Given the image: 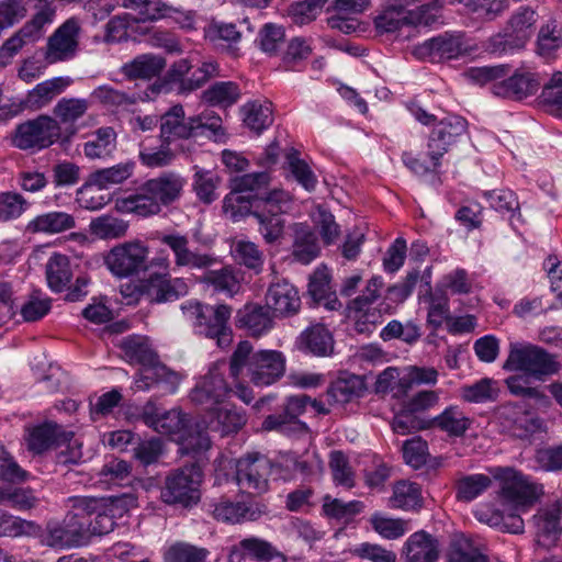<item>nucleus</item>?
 Segmentation results:
<instances>
[{"mask_svg":"<svg viewBox=\"0 0 562 562\" xmlns=\"http://www.w3.org/2000/svg\"><path fill=\"white\" fill-rule=\"evenodd\" d=\"M366 505L361 501L344 502L339 498H333L329 495H325L323 498L322 510L323 514L338 521L349 522L357 515L361 514Z\"/></svg>","mask_w":562,"mask_h":562,"instance_id":"obj_49","label":"nucleus"},{"mask_svg":"<svg viewBox=\"0 0 562 562\" xmlns=\"http://www.w3.org/2000/svg\"><path fill=\"white\" fill-rule=\"evenodd\" d=\"M246 368L249 380L257 386H267L279 381L285 372V357L278 350L252 352L249 341H240L229 360V375L237 380Z\"/></svg>","mask_w":562,"mask_h":562,"instance_id":"obj_3","label":"nucleus"},{"mask_svg":"<svg viewBox=\"0 0 562 562\" xmlns=\"http://www.w3.org/2000/svg\"><path fill=\"white\" fill-rule=\"evenodd\" d=\"M203 471L198 461L171 471L160 491L161 501L175 508L190 510L201 501Z\"/></svg>","mask_w":562,"mask_h":562,"instance_id":"obj_6","label":"nucleus"},{"mask_svg":"<svg viewBox=\"0 0 562 562\" xmlns=\"http://www.w3.org/2000/svg\"><path fill=\"white\" fill-rule=\"evenodd\" d=\"M0 504L20 512H26L38 505V498L29 487H0Z\"/></svg>","mask_w":562,"mask_h":562,"instance_id":"obj_56","label":"nucleus"},{"mask_svg":"<svg viewBox=\"0 0 562 562\" xmlns=\"http://www.w3.org/2000/svg\"><path fill=\"white\" fill-rule=\"evenodd\" d=\"M247 418L243 411L236 407H212L205 415L204 424L212 431L220 432L222 437L238 432L246 424Z\"/></svg>","mask_w":562,"mask_h":562,"instance_id":"obj_32","label":"nucleus"},{"mask_svg":"<svg viewBox=\"0 0 562 562\" xmlns=\"http://www.w3.org/2000/svg\"><path fill=\"white\" fill-rule=\"evenodd\" d=\"M64 432L55 422H43L26 428L25 442L27 450L42 454L59 445Z\"/></svg>","mask_w":562,"mask_h":562,"instance_id":"obj_28","label":"nucleus"},{"mask_svg":"<svg viewBox=\"0 0 562 562\" xmlns=\"http://www.w3.org/2000/svg\"><path fill=\"white\" fill-rule=\"evenodd\" d=\"M241 97L238 83L234 81H217L202 92L201 99L211 106L229 108Z\"/></svg>","mask_w":562,"mask_h":562,"instance_id":"obj_46","label":"nucleus"},{"mask_svg":"<svg viewBox=\"0 0 562 562\" xmlns=\"http://www.w3.org/2000/svg\"><path fill=\"white\" fill-rule=\"evenodd\" d=\"M244 124L251 132L260 135L273 123L271 104H261L257 101L248 102L241 108Z\"/></svg>","mask_w":562,"mask_h":562,"instance_id":"obj_50","label":"nucleus"},{"mask_svg":"<svg viewBox=\"0 0 562 562\" xmlns=\"http://www.w3.org/2000/svg\"><path fill=\"white\" fill-rule=\"evenodd\" d=\"M277 555H282L266 540L246 538L233 546L227 562H270Z\"/></svg>","mask_w":562,"mask_h":562,"instance_id":"obj_26","label":"nucleus"},{"mask_svg":"<svg viewBox=\"0 0 562 562\" xmlns=\"http://www.w3.org/2000/svg\"><path fill=\"white\" fill-rule=\"evenodd\" d=\"M439 552V540L425 530L412 533L403 547L405 562H437Z\"/></svg>","mask_w":562,"mask_h":562,"instance_id":"obj_24","label":"nucleus"},{"mask_svg":"<svg viewBox=\"0 0 562 562\" xmlns=\"http://www.w3.org/2000/svg\"><path fill=\"white\" fill-rule=\"evenodd\" d=\"M404 5H391L374 19V26L380 33H393L401 30L404 25L414 23L409 19V12L405 11Z\"/></svg>","mask_w":562,"mask_h":562,"instance_id":"obj_61","label":"nucleus"},{"mask_svg":"<svg viewBox=\"0 0 562 562\" xmlns=\"http://www.w3.org/2000/svg\"><path fill=\"white\" fill-rule=\"evenodd\" d=\"M135 169L134 161L120 162L115 166L98 169L90 173L88 184L94 186L100 190L109 189L111 186L120 184L128 179Z\"/></svg>","mask_w":562,"mask_h":562,"instance_id":"obj_48","label":"nucleus"},{"mask_svg":"<svg viewBox=\"0 0 562 562\" xmlns=\"http://www.w3.org/2000/svg\"><path fill=\"white\" fill-rule=\"evenodd\" d=\"M533 525L539 544L551 547L555 544L562 533L560 526V510L541 509L533 516Z\"/></svg>","mask_w":562,"mask_h":562,"instance_id":"obj_43","label":"nucleus"},{"mask_svg":"<svg viewBox=\"0 0 562 562\" xmlns=\"http://www.w3.org/2000/svg\"><path fill=\"white\" fill-rule=\"evenodd\" d=\"M45 542L52 548L80 547L88 542L86 521L79 514H68L64 524H48Z\"/></svg>","mask_w":562,"mask_h":562,"instance_id":"obj_16","label":"nucleus"},{"mask_svg":"<svg viewBox=\"0 0 562 562\" xmlns=\"http://www.w3.org/2000/svg\"><path fill=\"white\" fill-rule=\"evenodd\" d=\"M184 316L191 322L196 335L216 340L220 348L228 347L233 339L229 319L233 308L227 304L211 305L198 300L181 305Z\"/></svg>","mask_w":562,"mask_h":562,"instance_id":"obj_4","label":"nucleus"},{"mask_svg":"<svg viewBox=\"0 0 562 562\" xmlns=\"http://www.w3.org/2000/svg\"><path fill=\"white\" fill-rule=\"evenodd\" d=\"M206 429V424L192 419L177 439L181 453L198 458L207 451L211 448V439Z\"/></svg>","mask_w":562,"mask_h":562,"instance_id":"obj_37","label":"nucleus"},{"mask_svg":"<svg viewBox=\"0 0 562 562\" xmlns=\"http://www.w3.org/2000/svg\"><path fill=\"white\" fill-rule=\"evenodd\" d=\"M562 366L557 355L529 342H510L503 369L516 372L505 380L509 392L516 396L549 403V397L538 387L530 386L531 380L546 381L560 372Z\"/></svg>","mask_w":562,"mask_h":562,"instance_id":"obj_1","label":"nucleus"},{"mask_svg":"<svg viewBox=\"0 0 562 562\" xmlns=\"http://www.w3.org/2000/svg\"><path fill=\"white\" fill-rule=\"evenodd\" d=\"M468 131V121L457 114H448L436 124L428 136V156L434 162L435 169L441 165V157L458 143L460 137Z\"/></svg>","mask_w":562,"mask_h":562,"instance_id":"obj_14","label":"nucleus"},{"mask_svg":"<svg viewBox=\"0 0 562 562\" xmlns=\"http://www.w3.org/2000/svg\"><path fill=\"white\" fill-rule=\"evenodd\" d=\"M439 396L435 391H420L402 404L394 415L391 426L397 435H409L429 430L431 417L426 412L438 404Z\"/></svg>","mask_w":562,"mask_h":562,"instance_id":"obj_7","label":"nucleus"},{"mask_svg":"<svg viewBox=\"0 0 562 562\" xmlns=\"http://www.w3.org/2000/svg\"><path fill=\"white\" fill-rule=\"evenodd\" d=\"M205 34L212 42L223 41L228 43V52L231 55L235 57L239 55L237 44L241 40V32L237 30L235 23L212 21L209 24Z\"/></svg>","mask_w":562,"mask_h":562,"instance_id":"obj_57","label":"nucleus"},{"mask_svg":"<svg viewBox=\"0 0 562 562\" xmlns=\"http://www.w3.org/2000/svg\"><path fill=\"white\" fill-rule=\"evenodd\" d=\"M135 498L132 495L112 496L102 509L94 513V516L82 514L86 528L88 529V540L90 536H103L114 530L116 519L123 517L133 505Z\"/></svg>","mask_w":562,"mask_h":562,"instance_id":"obj_15","label":"nucleus"},{"mask_svg":"<svg viewBox=\"0 0 562 562\" xmlns=\"http://www.w3.org/2000/svg\"><path fill=\"white\" fill-rule=\"evenodd\" d=\"M131 286L122 289L124 296H131L138 301L144 297L149 303L161 304L175 302L188 294L189 288L183 278H170L169 273H154L149 278L142 280L134 285L131 293L127 292Z\"/></svg>","mask_w":562,"mask_h":562,"instance_id":"obj_9","label":"nucleus"},{"mask_svg":"<svg viewBox=\"0 0 562 562\" xmlns=\"http://www.w3.org/2000/svg\"><path fill=\"white\" fill-rule=\"evenodd\" d=\"M193 175V190L198 199L205 203L211 204L217 199L216 189L221 183V178L212 170H205L195 167Z\"/></svg>","mask_w":562,"mask_h":562,"instance_id":"obj_55","label":"nucleus"},{"mask_svg":"<svg viewBox=\"0 0 562 562\" xmlns=\"http://www.w3.org/2000/svg\"><path fill=\"white\" fill-rule=\"evenodd\" d=\"M166 66L165 58L153 54H143L136 56L133 60L125 63L121 67V72L128 79L150 80L164 70Z\"/></svg>","mask_w":562,"mask_h":562,"instance_id":"obj_40","label":"nucleus"},{"mask_svg":"<svg viewBox=\"0 0 562 562\" xmlns=\"http://www.w3.org/2000/svg\"><path fill=\"white\" fill-rule=\"evenodd\" d=\"M505 418L510 423V430L518 438H528L541 429L542 420L520 406L506 407Z\"/></svg>","mask_w":562,"mask_h":562,"instance_id":"obj_47","label":"nucleus"},{"mask_svg":"<svg viewBox=\"0 0 562 562\" xmlns=\"http://www.w3.org/2000/svg\"><path fill=\"white\" fill-rule=\"evenodd\" d=\"M562 49V25L557 20H549L538 31L535 52L546 61L558 58Z\"/></svg>","mask_w":562,"mask_h":562,"instance_id":"obj_38","label":"nucleus"},{"mask_svg":"<svg viewBox=\"0 0 562 562\" xmlns=\"http://www.w3.org/2000/svg\"><path fill=\"white\" fill-rule=\"evenodd\" d=\"M192 418L180 408H172L162 412L154 430L166 436L175 437V440L181 435Z\"/></svg>","mask_w":562,"mask_h":562,"instance_id":"obj_64","label":"nucleus"},{"mask_svg":"<svg viewBox=\"0 0 562 562\" xmlns=\"http://www.w3.org/2000/svg\"><path fill=\"white\" fill-rule=\"evenodd\" d=\"M268 310L269 308L256 304L245 305L237 312V327L247 329L250 336H261L270 330L273 325V321Z\"/></svg>","mask_w":562,"mask_h":562,"instance_id":"obj_39","label":"nucleus"},{"mask_svg":"<svg viewBox=\"0 0 562 562\" xmlns=\"http://www.w3.org/2000/svg\"><path fill=\"white\" fill-rule=\"evenodd\" d=\"M158 240L170 248L177 268L207 269L215 262L212 255L191 250L187 235L178 232L162 234L158 237Z\"/></svg>","mask_w":562,"mask_h":562,"instance_id":"obj_19","label":"nucleus"},{"mask_svg":"<svg viewBox=\"0 0 562 562\" xmlns=\"http://www.w3.org/2000/svg\"><path fill=\"white\" fill-rule=\"evenodd\" d=\"M31 206V203L19 192H0V223L20 218Z\"/></svg>","mask_w":562,"mask_h":562,"instance_id":"obj_63","label":"nucleus"},{"mask_svg":"<svg viewBox=\"0 0 562 562\" xmlns=\"http://www.w3.org/2000/svg\"><path fill=\"white\" fill-rule=\"evenodd\" d=\"M483 22L495 21L508 8V0H458Z\"/></svg>","mask_w":562,"mask_h":562,"instance_id":"obj_62","label":"nucleus"},{"mask_svg":"<svg viewBox=\"0 0 562 562\" xmlns=\"http://www.w3.org/2000/svg\"><path fill=\"white\" fill-rule=\"evenodd\" d=\"M536 23V11L529 7L521 5L512 13L505 25L507 26V30L517 34V36H519L527 45L535 32Z\"/></svg>","mask_w":562,"mask_h":562,"instance_id":"obj_54","label":"nucleus"},{"mask_svg":"<svg viewBox=\"0 0 562 562\" xmlns=\"http://www.w3.org/2000/svg\"><path fill=\"white\" fill-rule=\"evenodd\" d=\"M390 502L393 508L418 509L423 505L420 486L417 483L400 481L393 486Z\"/></svg>","mask_w":562,"mask_h":562,"instance_id":"obj_52","label":"nucleus"},{"mask_svg":"<svg viewBox=\"0 0 562 562\" xmlns=\"http://www.w3.org/2000/svg\"><path fill=\"white\" fill-rule=\"evenodd\" d=\"M271 182V176L268 171L250 172L241 176L232 177L228 180V188H234L247 195L256 196L259 204H263V196L268 193L266 191Z\"/></svg>","mask_w":562,"mask_h":562,"instance_id":"obj_45","label":"nucleus"},{"mask_svg":"<svg viewBox=\"0 0 562 562\" xmlns=\"http://www.w3.org/2000/svg\"><path fill=\"white\" fill-rule=\"evenodd\" d=\"M233 254L235 260L245 266L246 268L261 272L265 263L263 252L259 249L258 245L250 240H237L233 246Z\"/></svg>","mask_w":562,"mask_h":562,"instance_id":"obj_58","label":"nucleus"},{"mask_svg":"<svg viewBox=\"0 0 562 562\" xmlns=\"http://www.w3.org/2000/svg\"><path fill=\"white\" fill-rule=\"evenodd\" d=\"M122 203L126 211L143 217L156 215L161 211V206L155 196L145 191V182L137 189L135 194L124 199Z\"/></svg>","mask_w":562,"mask_h":562,"instance_id":"obj_60","label":"nucleus"},{"mask_svg":"<svg viewBox=\"0 0 562 562\" xmlns=\"http://www.w3.org/2000/svg\"><path fill=\"white\" fill-rule=\"evenodd\" d=\"M292 257L302 265H308L321 254V245L315 231L306 223H295Z\"/></svg>","mask_w":562,"mask_h":562,"instance_id":"obj_29","label":"nucleus"},{"mask_svg":"<svg viewBox=\"0 0 562 562\" xmlns=\"http://www.w3.org/2000/svg\"><path fill=\"white\" fill-rule=\"evenodd\" d=\"M280 465L267 456L251 452L236 461V481L240 488L251 494H262L269 490V477Z\"/></svg>","mask_w":562,"mask_h":562,"instance_id":"obj_13","label":"nucleus"},{"mask_svg":"<svg viewBox=\"0 0 562 562\" xmlns=\"http://www.w3.org/2000/svg\"><path fill=\"white\" fill-rule=\"evenodd\" d=\"M120 348L130 364L142 367L136 380L138 389L148 390L154 384L165 383L171 393L177 390L180 383L179 374L159 360L147 337L127 336L122 340Z\"/></svg>","mask_w":562,"mask_h":562,"instance_id":"obj_2","label":"nucleus"},{"mask_svg":"<svg viewBox=\"0 0 562 562\" xmlns=\"http://www.w3.org/2000/svg\"><path fill=\"white\" fill-rule=\"evenodd\" d=\"M149 249L139 241H125L112 247L104 255V265L116 278H131L147 270Z\"/></svg>","mask_w":562,"mask_h":562,"instance_id":"obj_11","label":"nucleus"},{"mask_svg":"<svg viewBox=\"0 0 562 562\" xmlns=\"http://www.w3.org/2000/svg\"><path fill=\"white\" fill-rule=\"evenodd\" d=\"M485 50L495 56L512 55L526 47V44L505 25L499 32L488 37Z\"/></svg>","mask_w":562,"mask_h":562,"instance_id":"obj_51","label":"nucleus"},{"mask_svg":"<svg viewBox=\"0 0 562 562\" xmlns=\"http://www.w3.org/2000/svg\"><path fill=\"white\" fill-rule=\"evenodd\" d=\"M256 196L244 194L229 188V192L224 196L222 210L225 216L233 222H239L247 216L254 217V210L259 206Z\"/></svg>","mask_w":562,"mask_h":562,"instance_id":"obj_44","label":"nucleus"},{"mask_svg":"<svg viewBox=\"0 0 562 562\" xmlns=\"http://www.w3.org/2000/svg\"><path fill=\"white\" fill-rule=\"evenodd\" d=\"M116 134L113 127H101L92 139L83 145V153L88 158H103L115 148Z\"/></svg>","mask_w":562,"mask_h":562,"instance_id":"obj_59","label":"nucleus"},{"mask_svg":"<svg viewBox=\"0 0 562 562\" xmlns=\"http://www.w3.org/2000/svg\"><path fill=\"white\" fill-rule=\"evenodd\" d=\"M77 127L67 126L61 131L58 121L48 115H40L16 125L12 144L21 150H42L59 142H70Z\"/></svg>","mask_w":562,"mask_h":562,"instance_id":"obj_5","label":"nucleus"},{"mask_svg":"<svg viewBox=\"0 0 562 562\" xmlns=\"http://www.w3.org/2000/svg\"><path fill=\"white\" fill-rule=\"evenodd\" d=\"M66 86L67 83L61 77L45 80L36 85L27 92L25 98H20V101L22 102V113L26 109L35 111L44 108L57 94H59Z\"/></svg>","mask_w":562,"mask_h":562,"instance_id":"obj_42","label":"nucleus"},{"mask_svg":"<svg viewBox=\"0 0 562 562\" xmlns=\"http://www.w3.org/2000/svg\"><path fill=\"white\" fill-rule=\"evenodd\" d=\"M464 50L461 36L445 33L416 46L415 56L431 61L457 58Z\"/></svg>","mask_w":562,"mask_h":562,"instance_id":"obj_23","label":"nucleus"},{"mask_svg":"<svg viewBox=\"0 0 562 562\" xmlns=\"http://www.w3.org/2000/svg\"><path fill=\"white\" fill-rule=\"evenodd\" d=\"M472 425L464 412L457 405L446 407L439 415L431 417L430 429H437L450 438H461Z\"/></svg>","mask_w":562,"mask_h":562,"instance_id":"obj_33","label":"nucleus"},{"mask_svg":"<svg viewBox=\"0 0 562 562\" xmlns=\"http://www.w3.org/2000/svg\"><path fill=\"white\" fill-rule=\"evenodd\" d=\"M233 393L224 375L216 368L210 369L207 374L194 386L190 393L191 401L204 405L207 412L218 407Z\"/></svg>","mask_w":562,"mask_h":562,"instance_id":"obj_20","label":"nucleus"},{"mask_svg":"<svg viewBox=\"0 0 562 562\" xmlns=\"http://www.w3.org/2000/svg\"><path fill=\"white\" fill-rule=\"evenodd\" d=\"M282 170L286 180L295 181L307 192L315 191L318 179L310 164L301 157V151L294 147L286 148Z\"/></svg>","mask_w":562,"mask_h":562,"instance_id":"obj_25","label":"nucleus"},{"mask_svg":"<svg viewBox=\"0 0 562 562\" xmlns=\"http://www.w3.org/2000/svg\"><path fill=\"white\" fill-rule=\"evenodd\" d=\"M45 274L47 285L53 292L61 293L66 291L74 277L70 258L66 255L54 252L46 263Z\"/></svg>","mask_w":562,"mask_h":562,"instance_id":"obj_41","label":"nucleus"},{"mask_svg":"<svg viewBox=\"0 0 562 562\" xmlns=\"http://www.w3.org/2000/svg\"><path fill=\"white\" fill-rule=\"evenodd\" d=\"M492 485V479L485 474H469L458 480L456 497L461 502H472Z\"/></svg>","mask_w":562,"mask_h":562,"instance_id":"obj_53","label":"nucleus"},{"mask_svg":"<svg viewBox=\"0 0 562 562\" xmlns=\"http://www.w3.org/2000/svg\"><path fill=\"white\" fill-rule=\"evenodd\" d=\"M76 227L75 217L63 211H50L36 215L27 222L25 232L27 234L55 235Z\"/></svg>","mask_w":562,"mask_h":562,"instance_id":"obj_30","label":"nucleus"},{"mask_svg":"<svg viewBox=\"0 0 562 562\" xmlns=\"http://www.w3.org/2000/svg\"><path fill=\"white\" fill-rule=\"evenodd\" d=\"M265 299L267 308L280 317L292 316L301 307L297 289L286 280L272 282L267 290Z\"/></svg>","mask_w":562,"mask_h":562,"instance_id":"obj_22","label":"nucleus"},{"mask_svg":"<svg viewBox=\"0 0 562 562\" xmlns=\"http://www.w3.org/2000/svg\"><path fill=\"white\" fill-rule=\"evenodd\" d=\"M482 196L493 210L508 216L514 229H517L519 225L525 223L520 213L518 198L514 191L508 189L487 190L482 192Z\"/></svg>","mask_w":562,"mask_h":562,"instance_id":"obj_34","label":"nucleus"},{"mask_svg":"<svg viewBox=\"0 0 562 562\" xmlns=\"http://www.w3.org/2000/svg\"><path fill=\"white\" fill-rule=\"evenodd\" d=\"M382 286V277H372L364 292L348 303V316L353 319L357 334L368 336L382 323L383 313L373 305L380 296L379 291Z\"/></svg>","mask_w":562,"mask_h":562,"instance_id":"obj_10","label":"nucleus"},{"mask_svg":"<svg viewBox=\"0 0 562 562\" xmlns=\"http://www.w3.org/2000/svg\"><path fill=\"white\" fill-rule=\"evenodd\" d=\"M541 87V77L538 72L527 69H516L512 76L493 82L491 91L494 95L514 101H521L537 93Z\"/></svg>","mask_w":562,"mask_h":562,"instance_id":"obj_17","label":"nucleus"},{"mask_svg":"<svg viewBox=\"0 0 562 562\" xmlns=\"http://www.w3.org/2000/svg\"><path fill=\"white\" fill-rule=\"evenodd\" d=\"M262 202L260 207L254 210V217L258 222V231L263 240L272 245L283 236L285 221L282 214L290 206L291 196L282 189H273L263 196Z\"/></svg>","mask_w":562,"mask_h":562,"instance_id":"obj_8","label":"nucleus"},{"mask_svg":"<svg viewBox=\"0 0 562 562\" xmlns=\"http://www.w3.org/2000/svg\"><path fill=\"white\" fill-rule=\"evenodd\" d=\"M299 348L317 357L329 356L334 350V338L328 328L316 324L306 328L299 337Z\"/></svg>","mask_w":562,"mask_h":562,"instance_id":"obj_35","label":"nucleus"},{"mask_svg":"<svg viewBox=\"0 0 562 562\" xmlns=\"http://www.w3.org/2000/svg\"><path fill=\"white\" fill-rule=\"evenodd\" d=\"M199 126V119L186 117L183 106L175 104L160 115L159 139L172 145L177 140L194 138Z\"/></svg>","mask_w":562,"mask_h":562,"instance_id":"obj_18","label":"nucleus"},{"mask_svg":"<svg viewBox=\"0 0 562 562\" xmlns=\"http://www.w3.org/2000/svg\"><path fill=\"white\" fill-rule=\"evenodd\" d=\"M490 474L499 482L501 495L515 506V510L538 501L541 491L520 471L510 467H495L490 469Z\"/></svg>","mask_w":562,"mask_h":562,"instance_id":"obj_12","label":"nucleus"},{"mask_svg":"<svg viewBox=\"0 0 562 562\" xmlns=\"http://www.w3.org/2000/svg\"><path fill=\"white\" fill-rule=\"evenodd\" d=\"M79 23L76 19L65 21L48 38L46 58L50 63L72 58L78 48Z\"/></svg>","mask_w":562,"mask_h":562,"instance_id":"obj_21","label":"nucleus"},{"mask_svg":"<svg viewBox=\"0 0 562 562\" xmlns=\"http://www.w3.org/2000/svg\"><path fill=\"white\" fill-rule=\"evenodd\" d=\"M364 391L363 380L358 375L348 374L334 380L326 390V396L330 405H344L361 397Z\"/></svg>","mask_w":562,"mask_h":562,"instance_id":"obj_36","label":"nucleus"},{"mask_svg":"<svg viewBox=\"0 0 562 562\" xmlns=\"http://www.w3.org/2000/svg\"><path fill=\"white\" fill-rule=\"evenodd\" d=\"M310 402L311 397L307 395L290 396L281 413L271 414L265 418L262 428L267 431L285 432L291 425L300 423L299 416L305 412Z\"/></svg>","mask_w":562,"mask_h":562,"instance_id":"obj_27","label":"nucleus"},{"mask_svg":"<svg viewBox=\"0 0 562 562\" xmlns=\"http://www.w3.org/2000/svg\"><path fill=\"white\" fill-rule=\"evenodd\" d=\"M184 180L175 172H164L145 181V191L153 194L159 205L168 206L177 201L183 190Z\"/></svg>","mask_w":562,"mask_h":562,"instance_id":"obj_31","label":"nucleus"}]
</instances>
